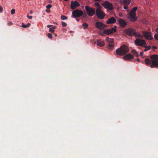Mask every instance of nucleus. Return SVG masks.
Segmentation results:
<instances>
[{
	"mask_svg": "<svg viewBox=\"0 0 158 158\" xmlns=\"http://www.w3.org/2000/svg\"><path fill=\"white\" fill-rule=\"evenodd\" d=\"M143 47L145 48V49L144 50V51L145 52H146L149 50H150L151 48L150 46H146V45H145V46H144Z\"/></svg>",
	"mask_w": 158,
	"mask_h": 158,
	"instance_id": "nucleus-21",
	"label": "nucleus"
},
{
	"mask_svg": "<svg viewBox=\"0 0 158 158\" xmlns=\"http://www.w3.org/2000/svg\"><path fill=\"white\" fill-rule=\"evenodd\" d=\"M32 11H30V13L31 14H32Z\"/></svg>",
	"mask_w": 158,
	"mask_h": 158,
	"instance_id": "nucleus-49",
	"label": "nucleus"
},
{
	"mask_svg": "<svg viewBox=\"0 0 158 158\" xmlns=\"http://www.w3.org/2000/svg\"><path fill=\"white\" fill-rule=\"evenodd\" d=\"M129 51L128 47L126 45H124L116 50L115 53L118 55L123 56L127 54Z\"/></svg>",
	"mask_w": 158,
	"mask_h": 158,
	"instance_id": "nucleus-2",
	"label": "nucleus"
},
{
	"mask_svg": "<svg viewBox=\"0 0 158 158\" xmlns=\"http://www.w3.org/2000/svg\"><path fill=\"white\" fill-rule=\"evenodd\" d=\"M147 21L146 20H145L144 21H143V22L144 23H146Z\"/></svg>",
	"mask_w": 158,
	"mask_h": 158,
	"instance_id": "nucleus-47",
	"label": "nucleus"
},
{
	"mask_svg": "<svg viewBox=\"0 0 158 158\" xmlns=\"http://www.w3.org/2000/svg\"><path fill=\"white\" fill-rule=\"evenodd\" d=\"M15 9H13L11 11V15H13L15 14Z\"/></svg>",
	"mask_w": 158,
	"mask_h": 158,
	"instance_id": "nucleus-36",
	"label": "nucleus"
},
{
	"mask_svg": "<svg viewBox=\"0 0 158 158\" xmlns=\"http://www.w3.org/2000/svg\"><path fill=\"white\" fill-rule=\"evenodd\" d=\"M30 0H28V1H30Z\"/></svg>",
	"mask_w": 158,
	"mask_h": 158,
	"instance_id": "nucleus-52",
	"label": "nucleus"
},
{
	"mask_svg": "<svg viewBox=\"0 0 158 158\" xmlns=\"http://www.w3.org/2000/svg\"><path fill=\"white\" fill-rule=\"evenodd\" d=\"M61 19L63 20H65L67 19V17L65 16L62 15L61 16Z\"/></svg>",
	"mask_w": 158,
	"mask_h": 158,
	"instance_id": "nucleus-27",
	"label": "nucleus"
},
{
	"mask_svg": "<svg viewBox=\"0 0 158 158\" xmlns=\"http://www.w3.org/2000/svg\"><path fill=\"white\" fill-rule=\"evenodd\" d=\"M52 7V5L51 4H48V5H47V6H46V8L48 9H50V8Z\"/></svg>",
	"mask_w": 158,
	"mask_h": 158,
	"instance_id": "nucleus-34",
	"label": "nucleus"
},
{
	"mask_svg": "<svg viewBox=\"0 0 158 158\" xmlns=\"http://www.w3.org/2000/svg\"><path fill=\"white\" fill-rule=\"evenodd\" d=\"M52 28L54 30V29H55L56 28V26H52Z\"/></svg>",
	"mask_w": 158,
	"mask_h": 158,
	"instance_id": "nucleus-41",
	"label": "nucleus"
},
{
	"mask_svg": "<svg viewBox=\"0 0 158 158\" xmlns=\"http://www.w3.org/2000/svg\"><path fill=\"white\" fill-rule=\"evenodd\" d=\"M96 27L100 30H103L106 28L107 26L100 22H97L95 23Z\"/></svg>",
	"mask_w": 158,
	"mask_h": 158,
	"instance_id": "nucleus-9",
	"label": "nucleus"
},
{
	"mask_svg": "<svg viewBox=\"0 0 158 158\" xmlns=\"http://www.w3.org/2000/svg\"><path fill=\"white\" fill-rule=\"evenodd\" d=\"M132 52L133 53L135 56L136 57H137L139 55L138 53H137V52L135 50H133L132 51Z\"/></svg>",
	"mask_w": 158,
	"mask_h": 158,
	"instance_id": "nucleus-23",
	"label": "nucleus"
},
{
	"mask_svg": "<svg viewBox=\"0 0 158 158\" xmlns=\"http://www.w3.org/2000/svg\"><path fill=\"white\" fill-rule=\"evenodd\" d=\"M54 35H55V36H57V35H56V34H54Z\"/></svg>",
	"mask_w": 158,
	"mask_h": 158,
	"instance_id": "nucleus-50",
	"label": "nucleus"
},
{
	"mask_svg": "<svg viewBox=\"0 0 158 158\" xmlns=\"http://www.w3.org/2000/svg\"><path fill=\"white\" fill-rule=\"evenodd\" d=\"M135 31V30L129 28L127 29H126L124 31V32L128 36H132L133 35L134 32Z\"/></svg>",
	"mask_w": 158,
	"mask_h": 158,
	"instance_id": "nucleus-11",
	"label": "nucleus"
},
{
	"mask_svg": "<svg viewBox=\"0 0 158 158\" xmlns=\"http://www.w3.org/2000/svg\"><path fill=\"white\" fill-rule=\"evenodd\" d=\"M3 10V8L2 6H0V12H2Z\"/></svg>",
	"mask_w": 158,
	"mask_h": 158,
	"instance_id": "nucleus-39",
	"label": "nucleus"
},
{
	"mask_svg": "<svg viewBox=\"0 0 158 158\" xmlns=\"http://www.w3.org/2000/svg\"><path fill=\"white\" fill-rule=\"evenodd\" d=\"M27 17L29 19H31L32 18V16H29L28 14L27 15Z\"/></svg>",
	"mask_w": 158,
	"mask_h": 158,
	"instance_id": "nucleus-38",
	"label": "nucleus"
},
{
	"mask_svg": "<svg viewBox=\"0 0 158 158\" xmlns=\"http://www.w3.org/2000/svg\"><path fill=\"white\" fill-rule=\"evenodd\" d=\"M85 9L87 14L89 16H92L95 13V10L94 8L86 6Z\"/></svg>",
	"mask_w": 158,
	"mask_h": 158,
	"instance_id": "nucleus-3",
	"label": "nucleus"
},
{
	"mask_svg": "<svg viewBox=\"0 0 158 158\" xmlns=\"http://www.w3.org/2000/svg\"><path fill=\"white\" fill-rule=\"evenodd\" d=\"M124 5H125L123 7V8L125 10H127V11H128L129 10H128V5H127V4H124Z\"/></svg>",
	"mask_w": 158,
	"mask_h": 158,
	"instance_id": "nucleus-26",
	"label": "nucleus"
},
{
	"mask_svg": "<svg viewBox=\"0 0 158 158\" xmlns=\"http://www.w3.org/2000/svg\"><path fill=\"white\" fill-rule=\"evenodd\" d=\"M74 2L77 6H80V4L77 1H74Z\"/></svg>",
	"mask_w": 158,
	"mask_h": 158,
	"instance_id": "nucleus-28",
	"label": "nucleus"
},
{
	"mask_svg": "<svg viewBox=\"0 0 158 158\" xmlns=\"http://www.w3.org/2000/svg\"><path fill=\"white\" fill-rule=\"evenodd\" d=\"M82 26L83 27V28L84 29H85L88 27V25L86 23H84L83 24Z\"/></svg>",
	"mask_w": 158,
	"mask_h": 158,
	"instance_id": "nucleus-25",
	"label": "nucleus"
},
{
	"mask_svg": "<svg viewBox=\"0 0 158 158\" xmlns=\"http://www.w3.org/2000/svg\"><path fill=\"white\" fill-rule=\"evenodd\" d=\"M61 23L62 26L63 27H65L67 26V23L64 22H62Z\"/></svg>",
	"mask_w": 158,
	"mask_h": 158,
	"instance_id": "nucleus-32",
	"label": "nucleus"
},
{
	"mask_svg": "<svg viewBox=\"0 0 158 158\" xmlns=\"http://www.w3.org/2000/svg\"><path fill=\"white\" fill-rule=\"evenodd\" d=\"M46 11L48 13H49L50 12V10H47Z\"/></svg>",
	"mask_w": 158,
	"mask_h": 158,
	"instance_id": "nucleus-46",
	"label": "nucleus"
},
{
	"mask_svg": "<svg viewBox=\"0 0 158 158\" xmlns=\"http://www.w3.org/2000/svg\"><path fill=\"white\" fill-rule=\"evenodd\" d=\"M131 2V0H120V2L123 4L129 5Z\"/></svg>",
	"mask_w": 158,
	"mask_h": 158,
	"instance_id": "nucleus-19",
	"label": "nucleus"
},
{
	"mask_svg": "<svg viewBox=\"0 0 158 158\" xmlns=\"http://www.w3.org/2000/svg\"><path fill=\"white\" fill-rule=\"evenodd\" d=\"M53 26L52 25H48L47 26V27L48 28H50V27H52Z\"/></svg>",
	"mask_w": 158,
	"mask_h": 158,
	"instance_id": "nucleus-40",
	"label": "nucleus"
},
{
	"mask_svg": "<svg viewBox=\"0 0 158 158\" xmlns=\"http://www.w3.org/2000/svg\"><path fill=\"white\" fill-rule=\"evenodd\" d=\"M102 5L105 8L111 10L113 9L112 5L108 1H106L102 4Z\"/></svg>",
	"mask_w": 158,
	"mask_h": 158,
	"instance_id": "nucleus-10",
	"label": "nucleus"
},
{
	"mask_svg": "<svg viewBox=\"0 0 158 158\" xmlns=\"http://www.w3.org/2000/svg\"><path fill=\"white\" fill-rule=\"evenodd\" d=\"M96 44L99 46H103L105 45L104 41L100 40H97Z\"/></svg>",
	"mask_w": 158,
	"mask_h": 158,
	"instance_id": "nucleus-16",
	"label": "nucleus"
},
{
	"mask_svg": "<svg viewBox=\"0 0 158 158\" xmlns=\"http://www.w3.org/2000/svg\"><path fill=\"white\" fill-rule=\"evenodd\" d=\"M48 36L49 38L50 39L52 38V35L51 33H48Z\"/></svg>",
	"mask_w": 158,
	"mask_h": 158,
	"instance_id": "nucleus-33",
	"label": "nucleus"
},
{
	"mask_svg": "<svg viewBox=\"0 0 158 158\" xmlns=\"http://www.w3.org/2000/svg\"><path fill=\"white\" fill-rule=\"evenodd\" d=\"M106 40L108 44V48L110 49H112L114 45V44L113 39H111L109 38L108 37H107L106 38Z\"/></svg>",
	"mask_w": 158,
	"mask_h": 158,
	"instance_id": "nucleus-6",
	"label": "nucleus"
},
{
	"mask_svg": "<svg viewBox=\"0 0 158 158\" xmlns=\"http://www.w3.org/2000/svg\"><path fill=\"white\" fill-rule=\"evenodd\" d=\"M31 26V24L28 23L27 25H25L24 23H23L22 24V27L23 28H26L29 27Z\"/></svg>",
	"mask_w": 158,
	"mask_h": 158,
	"instance_id": "nucleus-22",
	"label": "nucleus"
},
{
	"mask_svg": "<svg viewBox=\"0 0 158 158\" xmlns=\"http://www.w3.org/2000/svg\"><path fill=\"white\" fill-rule=\"evenodd\" d=\"M142 32L146 39L149 40H152L153 39V37L151 36L150 32L143 31H142Z\"/></svg>",
	"mask_w": 158,
	"mask_h": 158,
	"instance_id": "nucleus-8",
	"label": "nucleus"
},
{
	"mask_svg": "<svg viewBox=\"0 0 158 158\" xmlns=\"http://www.w3.org/2000/svg\"><path fill=\"white\" fill-rule=\"evenodd\" d=\"M116 21V19L114 17H112L108 19L106 22V23L108 24L114 23H115Z\"/></svg>",
	"mask_w": 158,
	"mask_h": 158,
	"instance_id": "nucleus-14",
	"label": "nucleus"
},
{
	"mask_svg": "<svg viewBox=\"0 0 158 158\" xmlns=\"http://www.w3.org/2000/svg\"><path fill=\"white\" fill-rule=\"evenodd\" d=\"M123 59L125 60H129L133 58V56L130 54H128L123 56Z\"/></svg>",
	"mask_w": 158,
	"mask_h": 158,
	"instance_id": "nucleus-15",
	"label": "nucleus"
},
{
	"mask_svg": "<svg viewBox=\"0 0 158 158\" xmlns=\"http://www.w3.org/2000/svg\"><path fill=\"white\" fill-rule=\"evenodd\" d=\"M143 55V53L142 52H141L140 53V55L141 56H142Z\"/></svg>",
	"mask_w": 158,
	"mask_h": 158,
	"instance_id": "nucleus-44",
	"label": "nucleus"
},
{
	"mask_svg": "<svg viewBox=\"0 0 158 158\" xmlns=\"http://www.w3.org/2000/svg\"><path fill=\"white\" fill-rule=\"evenodd\" d=\"M152 48L154 49H156L157 48V47L155 46H153Z\"/></svg>",
	"mask_w": 158,
	"mask_h": 158,
	"instance_id": "nucleus-43",
	"label": "nucleus"
},
{
	"mask_svg": "<svg viewBox=\"0 0 158 158\" xmlns=\"http://www.w3.org/2000/svg\"><path fill=\"white\" fill-rule=\"evenodd\" d=\"M137 61L138 62H139V59H137Z\"/></svg>",
	"mask_w": 158,
	"mask_h": 158,
	"instance_id": "nucleus-48",
	"label": "nucleus"
},
{
	"mask_svg": "<svg viewBox=\"0 0 158 158\" xmlns=\"http://www.w3.org/2000/svg\"><path fill=\"white\" fill-rule=\"evenodd\" d=\"M64 0L65 1H68L69 0Z\"/></svg>",
	"mask_w": 158,
	"mask_h": 158,
	"instance_id": "nucleus-51",
	"label": "nucleus"
},
{
	"mask_svg": "<svg viewBox=\"0 0 158 158\" xmlns=\"http://www.w3.org/2000/svg\"><path fill=\"white\" fill-rule=\"evenodd\" d=\"M49 31L51 32V33H54V30L52 28H51L49 29Z\"/></svg>",
	"mask_w": 158,
	"mask_h": 158,
	"instance_id": "nucleus-35",
	"label": "nucleus"
},
{
	"mask_svg": "<svg viewBox=\"0 0 158 158\" xmlns=\"http://www.w3.org/2000/svg\"><path fill=\"white\" fill-rule=\"evenodd\" d=\"M60 1H61V0H60Z\"/></svg>",
	"mask_w": 158,
	"mask_h": 158,
	"instance_id": "nucleus-53",
	"label": "nucleus"
},
{
	"mask_svg": "<svg viewBox=\"0 0 158 158\" xmlns=\"http://www.w3.org/2000/svg\"><path fill=\"white\" fill-rule=\"evenodd\" d=\"M83 15V17L84 18H85L87 16V15H86V14L85 13H83V15Z\"/></svg>",
	"mask_w": 158,
	"mask_h": 158,
	"instance_id": "nucleus-37",
	"label": "nucleus"
},
{
	"mask_svg": "<svg viewBox=\"0 0 158 158\" xmlns=\"http://www.w3.org/2000/svg\"><path fill=\"white\" fill-rule=\"evenodd\" d=\"M96 14L97 16L100 19H103L105 16V14L101 11L100 8H98L96 11Z\"/></svg>",
	"mask_w": 158,
	"mask_h": 158,
	"instance_id": "nucleus-7",
	"label": "nucleus"
},
{
	"mask_svg": "<svg viewBox=\"0 0 158 158\" xmlns=\"http://www.w3.org/2000/svg\"><path fill=\"white\" fill-rule=\"evenodd\" d=\"M134 43L136 45L141 47H143L144 45L146 44L145 40L139 38L136 39L134 41Z\"/></svg>",
	"mask_w": 158,
	"mask_h": 158,
	"instance_id": "nucleus-5",
	"label": "nucleus"
},
{
	"mask_svg": "<svg viewBox=\"0 0 158 158\" xmlns=\"http://www.w3.org/2000/svg\"><path fill=\"white\" fill-rule=\"evenodd\" d=\"M138 8L137 7H134L130 12H132V13H135L136 11L137 10Z\"/></svg>",
	"mask_w": 158,
	"mask_h": 158,
	"instance_id": "nucleus-24",
	"label": "nucleus"
},
{
	"mask_svg": "<svg viewBox=\"0 0 158 158\" xmlns=\"http://www.w3.org/2000/svg\"><path fill=\"white\" fill-rule=\"evenodd\" d=\"M154 37L155 40H158V34H156L154 35Z\"/></svg>",
	"mask_w": 158,
	"mask_h": 158,
	"instance_id": "nucleus-30",
	"label": "nucleus"
},
{
	"mask_svg": "<svg viewBox=\"0 0 158 158\" xmlns=\"http://www.w3.org/2000/svg\"><path fill=\"white\" fill-rule=\"evenodd\" d=\"M70 6L71 8L73 10L75 9L77 7L73 1L71 2Z\"/></svg>",
	"mask_w": 158,
	"mask_h": 158,
	"instance_id": "nucleus-20",
	"label": "nucleus"
},
{
	"mask_svg": "<svg viewBox=\"0 0 158 158\" xmlns=\"http://www.w3.org/2000/svg\"><path fill=\"white\" fill-rule=\"evenodd\" d=\"M95 6H97L98 7V8H100V6L98 2H96L95 3Z\"/></svg>",
	"mask_w": 158,
	"mask_h": 158,
	"instance_id": "nucleus-31",
	"label": "nucleus"
},
{
	"mask_svg": "<svg viewBox=\"0 0 158 158\" xmlns=\"http://www.w3.org/2000/svg\"><path fill=\"white\" fill-rule=\"evenodd\" d=\"M83 15V12L78 9L74 10L72 12V17L74 18L79 17Z\"/></svg>",
	"mask_w": 158,
	"mask_h": 158,
	"instance_id": "nucleus-4",
	"label": "nucleus"
},
{
	"mask_svg": "<svg viewBox=\"0 0 158 158\" xmlns=\"http://www.w3.org/2000/svg\"><path fill=\"white\" fill-rule=\"evenodd\" d=\"M76 20L78 21V22H79L80 21V19L77 18H76Z\"/></svg>",
	"mask_w": 158,
	"mask_h": 158,
	"instance_id": "nucleus-42",
	"label": "nucleus"
},
{
	"mask_svg": "<svg viewBox=\"0 0 158 158\" xmlns=\"http://www.w3.org/2000/svg\"><path fill=\"white\" fill-rule=\"evenodd\" d=\"M133 35H134L136 37L139 38H138L142 39L143 38V36L140 34L138 32H135V31L134 32Z\"/></svg>",
	"mask_w": 158,
	"mask_h": 158,
	"instance_id": "nucleus-17",
	"label": "nucleus"
},
{
	"mask_svg": "<svg viewBox=\"0 0 158 158\" xmlns=\"http://www.w3.org/2000/svg\"><path fill=\"white\" fill-rule=\"evenodd\" d=\"M132 12H130L129 14V19L132 22H135L136 21L137 17L136 13H132Z\"/></svg>",
	"mask_w": 158,
	"mask_h": 158,
	"instance_id": "nucleus-12",
	"label": "nucleus"
},
{
	"mask_svg": "<svg viewBox=\"0 0 158 158\" xmlns=\"http://www.w3.org/2000/svg\"><path fill=\"white\" fill-rule=\"evenodd\" d=\"M156 31L158 33V27L156 29Z\"/></svg>",
	"mask_w": 158,
	"mask_h": 158,
	"instance_id": "nucleus-45",
	"label": "nucleus"
},
{
	"mask_svg": "<svg viewBox=\"0 0 158 158\" xmlns=\"http://www.w3.org/2000/svg\"><path fill=\"white\" fill-rule=\"evenodd\" d=\"M118 22L120 26L122 27H125L127 25L126 22L122 19L119 18L118 19Z\"/></svg>",
	"mask_w": 158,
	"mask_h": 158,
	"instance_id": "nucleus-13",
	"label": "nucleus"
},
{
	"mask_svg": "<svg viewBox=\"0 0 158 158\" xmlns=\"http://www.w3.org/2000/svg\"><path fill=\"white\" fill-rule=\"evenodd\" d=\"M103 33L106 35H109L112 34V31L110 29H106L103 30Z\"/></svg>",
	"mask_w": 158,
	"mask_h": 158,
	"instance_id": "nucleus-18",
	"label": "nucleus"
},
{
	"mask_svg": "<svg viewBox=\"0 0 158 158\" xmlns=\"http://www.w3.org/2000/svg\"><path fill=\"white\" fill-rule=\"evenodd\" d=\"M110 30L112 31V33H113V32H116V29L115 28L112 27L110 29Z\"/></svg>",
	"mask_w": 158,
	"mask_h": 158,
	"instance_id": "nucleus-29",
	"label": "nucleus"
},
{
	"mask_svg": "<svg viewBox=\"0 0 158 158\" xmlns=\"http://www.w3.org/2000/svg\"><path fill=\"white\" fill-rule=\"evenodd\" d=\"M152 60L148 58H146L145 62L147 65H150L151 68H158V55L154 54L150 56Z\"/></svg>",
	"mask_w": 158,
	"mask_h": 158,
	"instance_id": "nucleus-1",
	"label": "nucleus"
}]
</instances>
